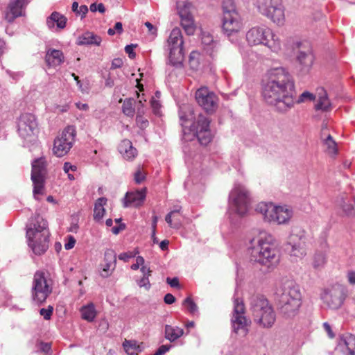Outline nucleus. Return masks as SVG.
<instances>
[{"label":"nucleus","instance_id":"nucleus-16","mask_svg":"<svg viewBox=\"0 0 355 355\" xmlns=\"http://www.w3.org/2000/svg\"><path fill=\"white\" fill-rule=\"evenodd\" d=\"M18 133L22 138H26L35 134L37 131V122L35 116L31 113L21 114L19 118Z\"/></svg>","mask_w":355,"mask_h":355},{"label":"nucleus","instance_id":"nucleus-2","mask_svg":"<svg viewBox=\"0 0 355 355\" xmlns=\"http://www.w3.org/2000/svg\"><path fill=\"white\" fill-rule=\"evenodd\" d=\"M275 299L279 313L285 318L295 317L302 305L299 286L288 278H283L276 288Z\"/></svg>","mask_w":355,"mask_h":355},{"label":"nucleus","instance_id":"nucleus-54","mask_svg":"<svg viewBox=\"0 0 355 355\" xmlns=\"http://www.w3.org/2000/svg\"><path fill=\"white\" fill-rule=\"evenodd\" d=\"M137 46V44H128L125 47V51L128 55L130 59H134L136 57V53L134 51V49Z\"/></svg>","mask_w":355,"mask_h":355},{"label":"nucleus","instance_id":"nucleus-52","mask_svg":"<svg viewBox=\"0 0 355 355\" xmlns=\"http://www.w3.org/2000/svg\"><path fill=\"white\" fill-rule=\"evenodd\" d=\"M136 122L141 129H145L148 126V121L144 116H136Z\"/></svg>","mask_w":355,"mask_h":355},{"label":"nucleus","instance_id":"nucleus-31","mask_svg":"<svg viewBox=\"0 0 355 355\" xmlns=\"http://www.w3.org/2000/svg\"><path fill=\"white\" fill-rule=\"evenodd\" d=\"M184 333V329L178 327H173L169 324H166L164 327L165 338L171 343L182 336Z\"/></svg>","mask_w":355,"mask_h":355},{"label":"nucleus","instance_id":"nucleus-8","mask_svg":"<svg viewBox=\"0 0 355 355\" xmlns=\"http://www.w3.org/2000/svg\"><path fill=\"white\" fill-rule=\"evenodd\" d=\"M258 243L259 245L252 249L250 261L266 266L268 268L277 264L279 260L277 250L267 242L259 240Z\"/></svg>","mask_w":355,"mask_h":355},{"label":"nucleus","instance_id":"nucleus-17","mask_svg":"<svg viewBox=\"0 0 355 355\" xmlns=\"http://www.w3.org/2000/svg\"><path fill=\"white\" fill-rule=\"evenodd\" d=\"M196 100L207 113H212L217 107V97L207 87H201L196 91Z\"/></svg>","mask_w":355,"mask_h":355},{"label":"nucleus","instance_id":"nucleus-29","mask_svg":"<svg viewBox=\"0 0 355 355\" xmlns=\"http://www.w3.org/2000/svg\"><path fill=\"white\" fill-rule=\"evenodd\" d=\"M46 62L50 67H56L64 62V55L60 50L48 51L45 56Z\"/></svg>","mask_w":355,"mask_h":355},{"label":"nucleus","instance_id":"nucleus-53","mask_svg":"<svg viewBox=\"0 0 355 355\" xmlns=\"http://www.w3.org/2000/svg\"><path fill=\"white\" fill-rule=\"evenodd\" d=\"M89 9L91 12H95L98 11L100 13H104L105 12V8L103 3H100L97 4L96 3H93L90 5Z\"/></svg>","mask_w":355,"mask_h":355},{"label":"nucleus","instance_id":"nucleus-3","mask_svg":"<svg viewBox=\"0 0 355 355\" xmlns=\"http://www.w3.org/2000/svg\"><path fill=\"white\" fill-rule=\"evenodd\" d=\"M187 112L181 111L180 112V119L182 121L183 128L188 127L186 123L188 121H192L189 125V130L193 133V135L198 139L199 143L202 146H207L213 138L210 130L211 120L202 113L196 114L193 109L187 107Z\"/></svg>","mask_w":355,"mask_h":355},{"label":"nucleus","instance_id":"nucleus-44","mask_svg":"<svg viewBox=\"0 0 355 355\" xmlns=\"http://www.w3.org/2000/svg\"><path fill=\"white\" fill-rule=\"evenodd\" d=\"M315 98V96L313 94H312L308 91H305L302 94H300L298 98H296V95L295 96L294 105L295 103L300 104V103H304L305 101H314Z\"/></svg>","mask_w":355,"mask_h":355},{"label":"nucleus","instance_id":"nucleus-43","mask_svg":"<svg viewBox=\"0 0 355 355\" xmlns=\"http://www.w3.org/2000/svg\"><path fill=\"white\" fill-rule=\"evenodd\" d=\"M327 261L325 254L323 252H317L315 254L313 257V266L315 269H320L322 268Z\"/></svg>","mask_w":355,"mask_h":355},{"label":"nucleus","instance_id":"nucleus-30","mask_svg":"<svg viewBox=\"0 0 355 355\" xmlns=\"http://www.w3.org/2000/svg\"><path fill=\"white\" fill-rule=\"evenodd\" d=\"M327 130V125L326 123H323L322 125V130H321V139L323 140V144L325 145L327 148V150L329 153L332 154H336L338 149L336 147V143L333 139V137L331 135H327L325 137V131Z\"/></svg>","mask_w":355,"mask_h":355},{"label":"nucleus","instance_id":"nucleus-48","mask_svg":"<svg viewBox=\"0 0 355 355\" xmlns=\"http://www.w3.org/2000/svg\"><path fill=\"white\" fill-rule=\"evenodd\" d=\"M199 53L196 51H192L189 55V64L193 69H198L200 63L198 61Z\"/></svg>","mask_w":355,"mask_h":355},{"label":"nucleus","instance_id":"nucleus-35","mask_svg":"<svg viewBox=\"0 0 355 355\" xmlns=\"http://www.w3.org/2000/svg\"><path fill=\"white\" fill-rule=\"evenodd\" d=\"M168 47H175L176 45L183 46L184 42L181 31L179 28H173L168 39Z\"/></svg>","mask_w":355,"mask_h":355},{"label":"nucleus","instance_id":"nucleus-14","mask_svg":"<svg viewBox=\"0 0 355 355\" xmlns=\"http://www.w3.org/2000/svg\"><path fill=\"white\" fill-rule=\"evenodd\" d=\"M245 306L242 300L236 297L234 300V313L232 318V325L233 331L239 334V331L245 336L248 334V326L249 321L244 315Z\"/></svg>","mask_w":355,"mask_h":355},{"label":"nucleus","instance_id":"nucleus-61","mask_svg":"<svg viewBox=\"0 0 355 355\" xmlns=\"http://www.w3.org/2000/svg\"><path fill=\"white\" fill-rule=\"evenodd\" d=\"M123 64L121 58H114L112 62L111 69L121 68Z\"/></svg>","mask_w":355,"mask_h":355},{"label":"nucleus","instance_id":"nucleus-47","mask_svg":"<svg viewBox=\"0 0 355 355\" xmlns=\"http://www.w3.org/2000/svg\"><path fill=\"white\" fill-rule=\"evenodd\" d=\"M223 15L228 12L232 14L236 10V6L233 0H223Z\"/></svg>","mask_w":355,"mask_h":355},{"label":"nucleus","instance_id":"nucleus-21","mask_svg":"<svg viewBox=\"0 0 355 355\" xmlns=\"http://www.w3.org/2000/svg\"><path fill=\"white\" fill-rule=\"evenodd\" d=\"M338 205L342 210V216L355 218V198L354 196H342L338 202Z\"/></svg>","mask_w":355,"mask_h":355},{"label":"nucleus","instance_id":"nucleus-13","mask_svg":"<svg viewBox=\"0 0 355 355\" xmlns=\"http://www.w3.org/2000/svg\"><path fill=\"white\" fill-rule=\"evenodd\" d=\"M304 243V231L300 228H295L288 236L284 250L290 256L301 259L305 254Z\"/></svg>","mask_w":355,"mask_h":355},{"label":"nucleus","instance_id":"nucleus-23","mask_svg":"<svg viewBox=\"0 0 355 355\" xmlns=\"http://www.w3.org/2000/svg\"><path fill=\"white\" fill-rule=\"evenodd\" d=\"M184 56L183 46L176 45L175 47H170L167 63L176 68H181L183 66Z\"/></svg>","mask_w":355,"mask_h":355},{"label":"nucleus","instance_id":"nucleus-62","mask_svg":"<svg viewBox=\"0 0 355 355\" xmlns=\"http://www.w3.org/2000/svg\"><path fill=\"white\" fill-rule=\"evenodd\" d=\"M323 327L330 338L335 337V334L333 332L330 324L327 322L323 323Z\"/></svg>","mask_w":355,"mask_h":355},{"label":"nucleus","instance_id":"nucleus-49","mask_svg":"<svg viewBox=\"0 0 355 355\" xmlns=\"http://www.w3.org/2000/svg\"><path fill=\"white\" fill-rule=\"evenodd\" d=\"M53 311V307L49 305L47 309L42 308L40 310V314L43 316L44 319L46 320H50L51 318L52 314Z\"/></svg>","mask_w":355,"mask_h":355},{"label":"nucleus","instance_id":"nucleus-24","mask_svg":"<svg viewBox=\"0 0 355 355\" xmlns=\"http://www.w3.org/2000/svg\"><path fill=\"white\" fill-rule=\"evenodd\" d=\"M314 60L313 55L310 49L306 51H300L297 55V61L301 66V71L307 73L311 69Z\"/></svg>","mask_w":355,"mask_h":355},{"label":"nucleus","instance_id":"nucleus-22","mask_svg":"<svg viewBox=\"0 0 355 355\" xmlns=\"http://www.w3.org/2000/svg\"><path fill=\"white\" fill-rule=\"evenodd\" d=\"M146 189L144 188L136 191H128L123 198V207H128L134 204L135 206H140L146 198Z\"/></svg>","mask_w":355,"mask_h":355},{"label":"nucleus","instance_id":"nucleus-7","mask_svg":"<svg viewBox=\"0 0 355 355\" xmlns=\"http://www.w3.org/2000/svg\"><path fill=\"white\" fill-rule=\"evenodd\" d=\"M246 40L250 45L262 44L274 52L280 49V41L278 37L270 28L264 26L250 28L246 33Z\"/></svg>","mask_w":355,"mask_h":355},{"label":"nucleus","instance_id":"nucleus-12","mask_svg":"<svg viewBox=\"0 0 355 355\" xmlns=\"http://www.w3.org/2000/svg\"><path fill=\"white\" fill-rule=\"evenodd\" d=\"M52 293V288L48 284L44 272L37 270L33 277L31 298L37 305L43 304Z\"/></svg>","mask_w":355,"mask_h":355},{"label":"nucleus","instance_id":"nucleus-60","mask_svg":"<svg viewBox=\"0 0 355 355\" xmlns=\"http://www.w3.org/2000/svg\"><path fill=\"white\" fill-rule=\"evenodd\" d=\"M166 282L172 288H179L180 287L179 279L178 277H173V278L167 277Z\"/></svg>","mask_w":355,"mask_h":355},{"label":"nucleus","instance_id":"nucleus-20","mask_svg":"<svg viewBox=\"0 0 355 355\" xmlns=\"http://www.w3.org/2000/svg\"><path fill=\"white\" fill-rule=\"evenodd\" d=\"M104 263L102 264L101 277L105 278L112 274L116 263V254L112 249H107L104 253Z\"/></svg>","mask_w":355,"mask_h":355},{"label":"nucleus","instance_id":"nucleus-19","mask_svg":"<svg viewBox=\"0 0 355 355\" xmlns=\"http://www.w3.org/2000/svg\"><path fill=\"white\" fill-rule=\"evenodd\" d=\"M239 27V17L237 12H233L232 14L227 12L223 15L222 28L227 36L238 32Z\"/></svg>","mask_w":355,"mask_h":355},{"label":"nucleus","instance_id":"nucleus-32","mask_svg":"<svg viewBox=\"0 0 355 355\" xmlns=\"http://www.w3.org/2000/svg\"><path fill=\"white\" fill-rule=\"evenodd\" d=\"M71 148V146L64 140L58 137L54 140L53 151L57 157H60L67 154Z\"/></svg>","mask_w":355,"mask_h":355},{"label":"nucleus","instance_id":"nucleus-56","mask_svg":"<svg viewBox=\"0 0 355 355\" xmlns=\"http://www.w3.org/2000/svg\"><path fill=\"white\" fill-rule=\"evenodd\" d=\"M138 284L140 287H144L146 290H149L150 288V284L149 282V277H143L139 282Z\"/></svg>","mask_w":355,"mask_h":355},{"label":"nucleus","instance_id":"nucleus-11","mask_svg":"<svg viewBox=\"0 0 355 355\" xmlns=\"http://www.w3.org/2000/svg\"><path fill=\"white\" fill-rule=\"evenodd\" d=\"M257 6L263 15L274 23L282 24L284 20V10L282 0H257Z\"/></svg>","mask_w":355,"mask_h":355},{"label":"nucleus","instance_id":"nucleus-64","mask_svg":"<svg viewBox=\"0 0 355 355\" xmlns=\"http://www.w3.org/2000/svg\"><path fill=\"white\" fill-rule=\"evenodd\" d=\"M126 228L125 223H120L117 226H114L112 228V232L114 234H118L121 231L124 230Z\"/></svg>","mask_w":355,"mask_h":355},{"label":"nucleus","instance_id":"nucleus-37","mask_svg":"<svg viewBox=\"0 0 355 355\" xmlns=\"http://www.w3.org/2000/svg\"><path fill=\"white\" fill-rule=\"evenodd\" d=\"M75 137V127L73 125H69L64 128L60 138L62 139V140H64L65 142L69 144L72 147Z\"/></svg>","mask_w":355,"mask_h":355},{"label":"nucleus","instance_id":"nucleus-55","mask_svg":"<svg viewBox=\"0 0 355 355\" xmlns=\"http://www.w3.org/2000/svg\"><path fill=\"white\" fill-rule=\"evenodd\" d=\"M146 179V175L140 169H138L134 174V180L137 184H141Z\"/></svg>","mask_w":355,"mask_h":355},{"label":"nucleus","instance_id":"nucleus-9","mask_svg":"<svg viewBox=\"0 0 355 355\" xmlns=\"http://www.w3.org/2000/svg\"><path fill=\"white\" fill-rule=\"evenodd\" d=\"M229 203L239 215L244 216L252 203L250 192L243 185H235L230 193Z\"/></svg>","mask_w":355,"mask_h":355},{"label":"nucleus","instance_id":"nucleus-33","mask_svg":"<svg viewBox=\"0 0 355 355\" xmlns=\"http://www.w3.org/2000/svg\"><path fill=\"white\" fill-rule=\"evenodd\" d=\"M106 202L107 198L105 197H101L98 198L94 204L93 216L94 219L96 222L101 221L105 213V209L103 207V206L106 204Z\"/></svg>","mask_w":355,"mask_h":355},{"label":"nucleus","instance_id":"nucleus-41","mask_svg":"<svg viewBox=\"0 0 355 355\" xmlns=\"http://www.w3.org/2000/svg\"><path fill=\"white\" fill-rule=\"evenodd\" d=\"M181 26L188 35H192L194 34L196 27L193 16L181 19Z\"/></svg>","mask_w":355,"mask_h":355},{"label":"nucleus","instance_id":"nucleus-51","mask_svg":"<svg viewBox=\"0 0 355 355\" xmlns=\"http://www.w3.org/2000/svg\"><path fill=\"white\" fill-rule=\"evenodd\" d=\"M138 252V251L123 252L119 255V259L128 262L130 259L135 257Z\"/></svg>","mask_w":355,"mask_h":355},{"label":"nucleus","instance_id":"nucleus-10","mask_svg":"<svg viewBox=\"0 0 355 355\" xmlns=\"http://www.w3.org/2000/svg\"><path fill=\"white\" fill-rule=\"evenodd\" d=\"M46 166V162L43 157L35 159L32 162L31 180L33 184V196L35 200H39L38 195L44 193L45 178L47 174Z\"/></svg>","mask_w":355,"mask_h":355},{"label":"nucleus","instance_id":"nucleus-5","mask_svg":"<svg viewBox=\"0 0 355 355\" xmlns=\"http://www.w3.org/2000/svg\"><path fill=\"white\" fill-rule=\"evenodd\" d=\"M50 232L47 221L37 214L31 220L26 229L28 246L34 254L41 255L49 246Z\"/></svg>","mask_w":355,"mask_h":355},{"label":"nucleus","instance_id":"nucleus-50","mask_svg":"<svg viewBox=\"0 0 355 355\" xmlns=\"http://www.w3.org/2000/svg\"><path fill=\"white\" fill-rule=\"evenodd\" d=\"M178 13L181 19L185 17H192V15L189 12V4L184 5L183 8L179 10Z\"/></svg>","mask_w":355,"mask_h":355},{"label":"nucleus","instance_id":"nucleus-6","mask_svg":"<svg viewBox=\"0 0 355 355\" xmlns=\"http://www.w3.org/2000/svg\"><path fill=\"white\" fill-rule=\"evenodd\" d=\"M250 310L252 312L254 322L259 327L269 329L275 324V311L264 295H253L250 301Z\"/></svg>","mask_w":355,"mask_h":355},{"label":"nucleus","instance_id":"nucleus-58","mask_svg":"<svg viewBox=\"0 0 355 355\" xmlns=\"http://www.w3.org/2000/svg\"><path fill=\"white\" fill-rule=\"evenodd\" d=\"M75 243H76L75 238L73 236L69 235L67 237V243L64 244V248L66 250H71L74 247Z\"/></svg>","mask_w":355,"mask_h":355},{"label":"nucleus","instance_id":"nucleus-26","mask_svg":"<svg viewBox=\"0 0 355 355\" xmlns=\"http://www.w3.org/2000/svg\"><path fill=\"white\" fill-rule=\"evenodd\" d=\"M118 150L126 160L133 159L137 155V150L132 146L129 139H123L118 146Z\"/></svg>","mask_w":355,"mask_h":355},{"label":"nucleus","instance_id":"nucleus-1","mask_svg":"<svg viewBox=\"0 0 355 355\" xmlns=\"http://www.w3.org/2000/svg\"><path fill=\"white\" fill-rule=\"evenodd\" d=\"M295 94L294 80L285 68H274L268 71V80L262 89L263 98L268 104L274 105L280 112H285L293 107Z\"/></svg>","mask_w":355,"mask_h":355},{"label":"nucleus","instance_id":"nucleus-59","mask_svg":"<svg viewBox=\"0 0 355 355\" xmlns=\"http://www.w3.org/2000/svg\"><path fill=\"white\" fill-rule=\"evenodd\" d=\"M179 212V210H173L171 212H169L165 217V220L166 222L169 225L170 227H176L178 228V225L177 224H175L174 225L172 224V219H171V217H172V215L174 214L175 213H178Z\"/></svg>","mask_w":355,"mask_h":355},{"label":"nucleus","instance_id":"nucleus-57","mask_svg":"<svg viewBox=\"0 0 355 355\" xmlns=\"http://www.w3.org/2000/svg\"><path fill=\"white\" fill-rule=\"evenodd\" d=\"M171 347V345H162L157 349L153 355H164Z\"/></svg>","mask_w":355,"mask_h":355},{"label":"nucleus","instance_id":"nucleus-18","mask_svg":"<svg viewBox=\"0 0 355 355\" xmlns=\"http://www.w3.org/2000/svg\"><path fill=\"white\" fill-rule=\"evenodd\" d=\"M27 4L26 0H10L5 12V19L8 23H12L16 18L24 16Z\"/></svg>","mask_w":355,"mask_h":355},{"label":"nucleus","instance_id":"nucleus-40","mask_svg":"<svg viewBox=\"0 0 355 355\" xmlns=\"http://www.w3.org/2000/svg\"><path fill=\"white\" fill-rule=\"evenodd\" d=\"M135 103L133 98H126L122 105L123 113L127 116L132 117L135 113Z\"/></svg>","mask_w":355,"mask_h":355},{"label":"nucleus","instance_id":"nucleus-46","mask_svg":"<svg viewBox=\"0 0 355 355\" xmlns=\"http://www.w3.org/2000/svg\"><path fill=\"white\" fill-rule=\"evenodd\" d=\"M182 305L186 306L188 311L191 314H195L198 312V306L190 297L184 300Z\"/></svg>","mask_w":355,"mask_h":355},{"label":"nucleus","instance_id":"nucleus-38","mask_svg":"<svg viewBox=\"0 0 355 355\" xmlns=\"http://www.w3.org/2000/svg\"><path fill=\"white\" fill-rule=\"evenodd\" d=\"M331 104L328 99L327 94L324 91V95L320 96L317 103L315 105L316 110H322L323 112H328L331 110Z\"/></svg>","mask_w":355,"mask_h":355},{"label":"nucleus","instance_id":"nucleus-63","mask_svg":"<svg viewBox=\"0 0 355 355\" xmlns=\"http://www.w3.org/2000/svg\"><path fill=\"white\" fill-rule=\"evenodd\" d=\"M175 297L171 293H167L164 297V302L166 304H172L175 302Z\"/></svg>","mask_w":355,"mask_h":355},{"label":"nucleus","instance_id":"nucleus-4","mask_svg":"<svg viewBox=\"0 0 355 355\" xmlns=\"http://www.w3.org/2000/svg\"><path fill=\"white\" fill-rule=\"evenodd\" d=\"M50 232L47 221L37 214L31 220L26 229L28 246L34 254L41 255L49 246Z\"/></svg>","mask_w":355,"mask_h":355},{"label":"nucleus","instance_id":"nucleus-25","mask_svg":"<svg viewBox=\"0 0 355 355\" xmlns=\"http://www.w3.org/2000/svg\"><path fill=\"white\" fill-rule=\"evenodd\" d=\"M270 220L277 221L279 224L287 223L291 217V211L283 207H272Z\"/></svg>","mask_w":355,"mask_h":355},{"label":"nucleus","instance_id":"nucleus-42","mask_svg":"<svg viewBox=\"0 0 355 355\" xmlns=\"http://www.w3.org/2000/svg\"><path fill=\"white\" fill-rule=\"evenodd\" d=\"M202 44L205 46H211V49L216 47L217 42L214 40L213 36L208 32L202 31L201 33Z\"/></svg>","mask_w":355,"mask_h":355},{"label":"nucleus","instance_id":"nucleus-28","mask_svg":"<svg viewBox=\"0 0 355 355\" xmlns=\"http://www.w3.org/2000/svg\"><path fill=\"white\" fill-rule=\"evenodd\" d=\"M338 346L345 347L349 355H355V336L352 334H345L340 336Z\"/></svg>","mask_w":355,"mask_h":355},{"label":"nucleus","instance_id":"nucleus-27","mask_svg":"<svg viewBox=\"0 0 355 355\" xmlns=\"http://www.w3.org/2000/svg\"><path fill=\"white\" fill-rule=\"evenodd\" d=\"M101 42L102 39L100 36L87 31L78 37L76 44L79 46H100Z\"/></svg>","mask_w":355,"mask_h":355},{"label":"nucleus","instance_id":"nucleus-34","mask_svg":"<svg viewBox=\"0 0 355 355\" xmlns=\"http://www.w3.org/2000/svg\"><path fill=\"white\" fill-rule=\"evenodd\" d=\"M67 19L64 15H61L58 12H53L47 18L46 23L50 26V24L52 25L53 23H56L58 28L63 29L66 26Z\"/></svg>","mask_w":355,"mask_h":355},{"label":"nucleus","instance_id":"nucleus-36","mask_svg":"<svg viewBox=\"0 0 355 355\" xmlns=\"http://www.w3.org/2000/svg\"><path fill=\"white\" fill-rule=\"evenodd\" d=\"M82 318L88 321L92 322L96 315L94 305L90 303L87 306H85L81 309Z\"/></svg>","mask_w":355,"mask_h":355},{"label":"nucleus","instance_id":"nucleus-15","mask_svg":"<svg viewBox=\"0 0 355 355\" xmlns=\"http://www.w3.org/2000/svg\"><path fill=\"white\" fill-rule=\"evenodd\" d=\"M345 297V288L341 285H336L324 292L322 299L329 308L338 309L343 304Z\"/></svg>","mask_w":355,"mask_h":355},{"label":"nucleus","instance_id":"nucleus-39","mask_svg":"<svg viewBox=\"0 0 355 355\" xmlns=\"http://www.w3.org/2000/svg\"><path fill=\"white\" fill-rule=\"evenodd\" d=\"M271 203L268 204L265 202H260L257 205L256 207V211L260 214H261L263 216L264 220L270 221V215L272 207H274Z\"/></svg>","mask_w":355,"mask_h":355},{"label":"nucleus","instance_id":"nucleus-45","mask_svg":"<svg viewBox=\"0 0 355 355\" xmlns=\"http://www.w3.org/2000/svg\"><path fill=\"white\" fill-rule=\"evenodd\" d=\"M123 347L125 352L130 355L135 354L138 348L135 341L128 340H125L123 343Z\"/></svg>","mask_w":355,"mask_h":355}]
</instances>
